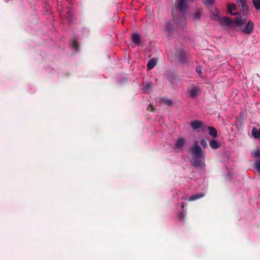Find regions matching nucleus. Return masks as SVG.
I'll use <instances>...</instances> for the list:
<instances>
[{
	"mask_svg": "<svg viewBox=\"0 0 260 260\" xmlns=\"http://www.w3.org/2000/svg\"><path fill=\"white\" fill-rule=\"evenodd\" d=\"M191 151L193 156L192 160V165L194 167L203 168L205 166V153L203 152L202 148L196 143L191 149Z\"/></svg>",
	"mask_w": 260,
	"mask_h": 260,
	"instance_id": "obj_2",
	"label": "nucleus"
},
{
	"mask_svg": "<svg viewBox=\"0 0 260 260\" xmlns=\"http://www.w3.org/2000/svg\"><path fill=\"white\" fill-rule=\"evenodd\" d=\"M216 16H218L217 14H213L211 16V19L213 20H218V17Z\"/></svg>",
	"mask_w": 260,
	"mask_h": 260,
	"instance_id": "obj_26",
	"label": "nucleus"
},
{
	"mask_svg": "<svg viewBox=\"0 0 260 260\" xmlns=\"http://www.w3.org/2000/svg\"><path fill=\"white\" fill-rule=\"evenodd\" d=\"M161 101H162V103H165V104H166L167 105L171 106L173 104L172 101L170 99L162 98L161 99Z\"/></svg>",
	"mask_w": 260,
	"mask_h": 260,
	"instance_id": "obj_19",
	"label": "nucleus"
},
{
	"mask_svg": "<svg viewBox=\"0 0 260 260\" xmlns=\"http://www.w3.org/2000/svg\"><path fill=\"white\" fill-rule=\"evenodd\" d=\"M255 156H257L259 158V159L257 160L255 163V167L256 169L260 171V152L257 151L255 153Z\"/></svg>",
	"mask_w": 260,
	"mask_h": 260,
	"instance_id": "obj_17",
	"label": "nucleus"
},
{
	"mask_svg": "<svg viewBox=\"0 0 260 260\" xmlns=\"http://www.w3.org/2000/svg\"><path fill=\"white\" fill-rule=\"evenodd\" d=\"M201 16V13L199 11L196 12L194 15V19H198Z\"/></svg>",
	"mask_w": 260,
	"mask_h": 260,
	"instance_id": "obj_24",
	"label": "nucleus"
},
{
	"mask_svg": "<svg viewBox=\"0 0 260 260\" xmlns=\"http://www.w3.org/2000/svg\"><path fill=\"white\" fill-rule=\"evenodd\" d=\"M166 30L170 32L171 30V25L170 23H167L166 26Z\"/></svg>",
	"mask_w": 260,
	"mask_h": 260,
	"instance_id": "obj_25",
	"label": "nucleus"
},
{
	"mask_svg": "<svg viewBox=\"0 0 260 260\" xmlns=\"http://www.w3.org/2000/svg\"><path fill=\"white\" fill-rule=\"evenodd\" d=\"M72 46L73 48H74L76 50H77L79 47V45L77 41L75 39L72 40Z\"/></svg>",
	"mask_w": 260,
	"mask_h": 260,
	"instance_id": "obj_20",
	"label": "nucleus"
},
{
	"mask_svg": "<svg viewBox=\"0 0 260 260\" xmlns=\"http://www.w3.org/2000/svg\"><path fill=\"white\" fill-rule=\"evenodd\" d=\"M214 0H205V4L206 5L211 6L214 4Z\"/></svg>",
	"mask_w": 260,
	"mask_h": 260,
	"instance_id": "obj_21",
	"label": "nucleus"
},
{
	"mask_svg": "<svg viewBox=\"0 0 260 260\" xmlns=\"http://www.w3.org/2000/svg\"><path fill=\"white\" fill-rule=\"evenodd\" d=\"M143 88L145 90L148 91L150 89L152 86V83L149 82L143 83Z\"/></svg>",
	"mask_w": 260,
	"mask_h": 260,
	"instance_id": "obj_16",
	"label": "nucleus"
},
{
	"mask_svg": "<svg viewBox=\"0 0 260 260\" xmlns=\"http://www.w3.org/2000/svg\"><path fill=\"white\" fill-rule=\"evenodd\" d=\"M210 146L213 149H217L220 146V144L215 139H211L209 141Z\"/></svg>",
	"mask_w": 260,
	"mask_h": 260,
	"instance_id": "obj_8",
	"label": "nucleus"
},
{
	"mask_svg": "<svg viewBox=\"0 0 260 260\" xmlns=\"http://www.w3.org/2000/svg\"><path fill=\"white\" fill-rule=\"evenodd\" d=\"M157 60L154 58L150 59L147 63V69L149 70H152L156 64Z\"/></svg>",
	"mask_w": 260,
	"mask_h": 260,
	"instance_id": "obj_11",
	"label": "nucleus"
},
{
	"mask_svg": "<svg viewBox=\"0 0 260 260\" xmlns=\"http://www.w3.org/2000/svg\"><path fill=\"white\" fill-rule=\"evenodd\" d=\"M199 92V88L193 86L190 90H188V93L189 96L195 97L197 95Z\"/></svg>",
	"mask_w": 260,
	"mask_h": 260,
	"instance_id": "obj_9",
	"label": "nucleus"
},
{
	"mask_svg": "<svg viewBox=\"0 0 260 260\" xmlns=\"http://www.w3.org/2000/svg\"><path fill=\"white\" fill-rule=\"evenodd\" d=\"M237 2L241 5L243 11L247 10L246 0H237Z\"/></svg>",
	"mask_w": 260,
	"mask_h": 260,
	"instance_id": "obj_15",
	"label": "nucleus"
},
{
	"mask_svg": "<svg viewBox=\"0 0 260 260\" xmlns=\"http://www.w3.org/2000/svg\"><path fill=\"white\" fill-rule=\"evenodd\" d=\"M185 216V214L183 212L179 213L178 214V218L181 220H183Z\"/></svg>",
	"mask_w": 260,
	"mask_h": 260,
	"instance_id": "obj_23",
	"label": "nucleus"
},
{
	"mask_svg": "<svg viewBox=\"0 0 260 260\" xmlns=\"http://www.w3.org/2000/svg\"><path fill=\"white\" fill-rule=\"evenodd\" d=\"M172 14H173V18H174V12H172Z\"/></svg>",
	"mask_w": 260,
	"mask_h": 260,
	"instance_id": "obj_30",
	"label": "nucleus"
},
{
	"mask_svg": "<svg viewBox=\"0 0 260 260\" xmlns=\"http://www.w3.org/2000/svg\"><path fill=\"white\" fill-rule=\"evenodd\" d=\"M208 128L209 130V135L213 138H216L217 136V133L216 129L212 126H208Z\"/></svg>",
	"mask_w": 260,
	"mask_h": 260,
	"instance_id": "obj_14",
	"label": "nucleus"
},
{
	"mask_svg": "<svg viewBox=\"0 0 260 260\" xmlns=\"http://www.w3.org/2000/svg\"><path fill=\"white\" fill-rule=\"evenodd\" d=\"M149 107H150V109H148V110H151V111H153V106H152V105L151 104L149 105Z\"/></svg>",
	"mask_w": 260,
	"mask_h": 260,
	"instance_id": "obj_28",
	"label": "nucleus"
},
{
	"mask_svg": "<svg viewBox=\"0 0 260 260\" xmlns=\"http://www.w3.org/2000/svg\"><path fill=\"white\" fill-rule=\"evenodd\" d=\"M185 140L182 138H179L177 140L175 147L177 148L180 149L182 148L185 144Z\"/></svg>",
	"mask_w": 260,
	"mask_h": 260,
	"instance_id": "obj_12",
	"label": "nucleus"
},
{
	"mask_svg": "<svg viewBox=\"0 0 260 260\" xmlns=\"http://www.w3.org/2000/svg\"><path fill=\"white\" fill-rule=\"evenodd\" d=\"M251 134L255 139H260V128L257 129L256 127H253Z\"/></svg>",
	"mask_w": 260,
	"mask_h": 260,
	"instance_id": "obj_10",
	"label": "nucleus"
},
{
	"mask_svg": "<svg viewBox=\"0 0 260 260\" xmlns=\"http://www.w3.org/2000/svg\"><path fill=\"white\" fill-rule=\"evenodd\" d=\"M204 196H205V194L203 193H197L194 196L190 197L188 199V201H193L197 200L198 199H199L200 198H202Z\"/></svg>",
	"mask_w": 260,
	"mask_h": 260,
	"instance_id": "obj_13",
	"label": "nucleus"
},
{
	"mask_svg": "<svg viewBox=\"0 0 260 260\" xmlns=\"http://www.w3.org/2000/svg\"><path fill=\"white\" fill-rule=\"evenodd\" d=\"M190 125L193 130L201 129L202 130L204 131L205 129V125L204 122L198 120L191 121Z\"/></svg>",
	"mask_w": 260,
	"mask_h": 260,
	"instance_id": "obj_4",
	"label": "nucleus"
},
{
	"mask_svg": "<svg viewBox=\"0 0 260 260\" xmlns=\"http://www.w3.org/2000/svg\"><path fill=\"white\" fill-rule=\"evenodd\" d=\"M188 0H176L175 8L180 12L184 13L186 11L187 2Z\"/></svg>",
	"mask_w": 260,
	"mask_h": 260,
	"instance_id": "obj_3",
	"label": "nucleus"
},
{
	"mask_svg": "<svg viewBox=\"0 0 260 260\" xmlns=\"http://www.w3.org/2000/svg\"><path fill=\"white\" fill-rule=\"evenodd\" d=\"M201 144L202 145V146L204 147V148H206L207 147V142L204 139H202L201 140Z\"/></svg>",
	"mask_w": 260,
	"mask_h": 260,
	"instance_id": "obj_22",
	"label": "nucleus"
},
{
	"mask_svg": "<svg viewBox=\"0 0 260 260\" xmlns=\"http://www.w3.org/2000/svg\"><path fill=\"white\" fill-rule=\"evenodd\" d=\"M253 23L252 21H249L245 27L242 29V32L245 34H250L253 31Z\"/></svg>",
	"mask_w": 260,
	"mask_h": 260,
	"instance_id": "obj_5",
	"label": "nucleus"
},
{
	"mask_svg": "<svg viewBox=\"0 0 260 260\" xmlns=\"http://www.w3.org/2000/svg\"><path fill=\"white\" fill-rule=\"evenodd\" d=\"M181 60L183 61V60L185 59V58H180Z\"/></svg>",
	"mask_w": 260,
	"mask_h": 260,
	"instance_id": "obj_29",
	"label": "nucleus"
},
{
	"mask_svg": "<svg viewBox=\"0 0 260 260\" xmlns=\"http://www.w3.org/2000/svg\"><path fill=\"white\" fill-rule=\"evenodd\" d=\"M252 3L256 10H260V0H252Z\"/></svg>",
	"mask_w": 260,
	"mask_h": 260,
	"instance_id": "obj_18",
	"label": "nucleus"
},
{
	"mask_svg": "<svg viewBox=\"0 0 260 260\" xmlns=\"http://www.w3.org/2000/svg\"><path fill=\"white\" fill-rule=\"evenodd\" d=\"M196 71L199 74H201V69L200 68H197L196 69Z\"/></svg>",
	"mask_w": 260,
	"mask_h": 260,
	"instance_id": "obj_27",
	"label": "nucleus"
},
{
	"mask_svg": "<svg viewBox=\"0 0 260 260\" xmlns=\"http://www.w3.org/2000/svg\"><path fill=\"white\" fill-rule=\"evenodd\" d=\"M228 9L232 15L236 16L238 15L237 7L235 4H228Z\"/></svg>",
	"mask_w": 260,
	"mask_h": 260,
	"instance_id": "obj_6",
	"label": "nucleus"
},
{
	"mask_svg": "<svg viewBox=\"0 0 260 260\" xmlns=\"http://www.w3.org/2000/svg\"><path fill=\"white\" fill-rule=\"evenodd\" d=\"M132 42L136 44L139 45L140 44L141 38L140 35L138 33H134L132 35Z\"/></svg>",
	"mask_w": 260,
	"mask_h": 260,
	"instance_id": "obj_7",
	"label": "nucleus"
},
{
	"mask_svg": "<svg viewBox=\"0 0 260 260\" xmlns=\"http://www.w3.org/2000/svg\"><path fill=\"white\" fill-rule=\"evenodd\" d=\"M216 16L218 17V21L221 26L234 30L237 29L238 26L243 25L245 20V19H242L241 16H237L235 20L227 17H220L219 16Z\"/></svg>",
	"mask_w": 260,
	"mask_h": 260,
	"instance_id": "obj_1",
	"label": "nucleus"
}]
</instances>
